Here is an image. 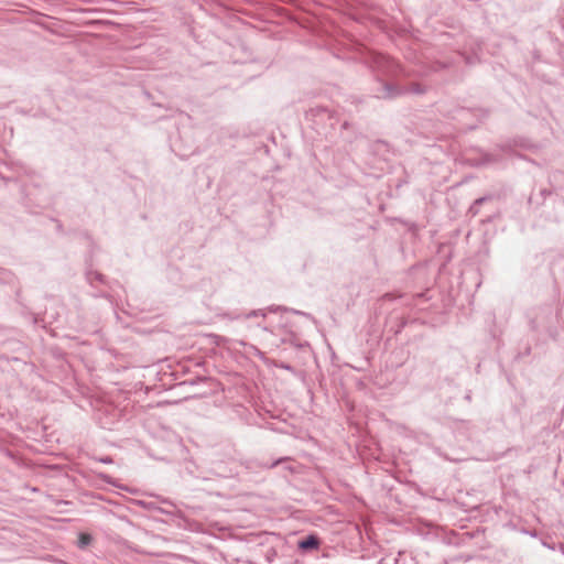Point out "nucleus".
Masks as SVG:
<instances>
[{
  "instance_id": "nucleus-8",
  "label": "nucleus",
  "mask_w": 564,
  "mask_h": 564,
  "mask_svg": "<svg viewBox=\"0 0 564 564\" xmlns=\"http://www.w3.org/2000/svg\"><path fill=\"white\" fill-rule=\"evenodd\" d=\"M98 462L104 463V464H112L113 459L110 456H105V457L98 458Z\"/></svg>"
},
{
  "instance_id": "nucleus-7",
  "label": "nucleus",
  "mask_w": 564,
  "mask_h": 564,
  "mask_svg": "<svg viewBox=\"0 0 564 564\" xmlns=\"http://www.w3.org/2000/svg\"><path fill=\"white\" fill-rule=\"evenodd\" d=\"M87 279L90 283H94L95 281H98L100 283H105V276L99 272H88Z\"/></svg>"
},
{
  "instance_id": "nucleus-13",
  "label": "nucleus",
  "mask_w": 564,
  "mask_h": 564,
  "mask_svg": "<svg viewBox=\"0 0 564 564\" xmlns=\"http://www.w3.org/2000/svg\"><path fill=\"white\" fill-rule=\"evenodd\" d=\"M438 66H440L441 68H445V67H447V65H446V64H441V63L438 64Z\"/></svg>"
},
{
  "instance_id": "nucleus-6",
  "label": "nucleus",
  "mask_w": 564,
  "mask_h": 564,
  "mask_svg": "<svg viewBox=\"0 0 564 564\" xmlns=\"http://www.w3.org/2000/svg\"><path fill=\"white\" fill-rule=\"evenodd\" d=\"M324 112H328L327 108L323 106L312 107L306 111L307 116L317 117Z\"/></svg>"
},
{
  "instance_id": "nucleus-10",
  "label": "nucleus",
  "mask_w": 564,
  "mask_h": 564,
  "mask_svg": "<svg viewBox=\"0 0 564 564\" xmlns=\"http://www.w3.org/2000/svg\"><path fill=\"white\" fill-rule=\"evenodd\" d=\"M99 477L100 479H102L104 481L108 482V484H111V478L106 475V474H99Z\"/></svg>"
},
{
  "instance_id": "nucleus-1",
  "label": "nucleus",
  "mask_w": 564,
  "mask_h": 564,
  "mask_svg": "<svg viewBox=\"0 0 564 564\" xmlns=\"http://www.w3.org/2000/svg\"><path fill=\"white\" fill-rule=\"evenodd\" d=\"M426 93V87L419 83H411L405 87H399L391 83H384L382 87V94L379 97L382 98H394L403 94L423 95Z\"/></svg>"
},
{
  "instance_id": "nucleus-3",
  "label": "nucleus",
  "mask_w": 564,
  "mask_h": 564,
  "mask_svg": "<svg viewBox=\"0 0 564 564\" xmlns=\"http://www.w3.org/2000/svg\"><path fill=\"white\" fill-rule=\"evenodd\" d=\"M321 540L315 534H310L299 541L297 547L303 552H310L319 547Z\"/></svg>"
},
{
  "instance_id": "nucleus-2",
  "label": "nucleus",
  "mask_w": 564,
  "mask_h": 564,
  "mask_svg": "<svg viewBox=\"0 0 564 564\" xmlns=\"http://www.w3.org/2000/svg\"><path fill=\"white\" fill-rule=\"evenodd\" d=\"M375 63L377 64V66L379 68H382V70L384 73H387L388 75H395L397 72H398L399 65L391 57H388V56H384V55H379V56L376 57Z\"/></svg>"
},
{
  "instance_id": "nucleus-11",
  "label": "nucleus",
  "mask_w": 564,
  "mask_h": 564,
  "mask_svg": "<svg viewBox=\"0 0 564 564\" xmlns=\"http://www.w3.org/2000/svg\"><path fill=\"white\" fill-rule=\"evenodd\" d=\"M492 156L490 154H485L484 155V159H482V162L484 163H489V162H492Z\"/></svg>"
},
{
  "instance_id": "nucleus-14",
  "label": "nucleus",
  "mask_w": 564,
  "mask_h": 564,
  "mask_svg": "<svg viewBox=\"0 0 564 564\" xmlns=\"http://www.w3.org/2000/svg\"><path fill=\"white\" fill-rule=\"evenodd\" d=\"M550 192H546V191H542V195H549Z\"/></svg>"
},
{
  "instance_id": "nucleus-5",
  "label": "nucleus",
  "mask_w": 564,
  "mask_h": 564,
  "mask_svg": "<svg viewBox=\"0 0 564 564\" xmlns=\"http://www.w3.org/2000/svg\"><path fill=\"white\" fill-rule=\"evenodd\" d=\"M93 542V536L89 533H79L78 535V547L85 549Z\"/></svg>"
},
{
  "instance_id": "nucleus-9",
  "label": "nucleus",
  "mask_w": 564,
  "mask_h": 564,
  "mask_svg": "<svg viewBox=\"0 0 564 564\" xmlns=\"http://www.w3.org/2000/svg\"><path fill=\"white\" fill-rule=\"evenodd\" d=\"M284 460H288V458H280V459H276V460H274V462H273L269 467H270V468H273V467L278 466L279 464H281V463H282V462H284Z\"/></svg>"
},
{
  "instance_id": "nucleus-4",
  "label": "nucleus",
  "mask_w": 564,
  "mask_h": 564,
  "mask_svg": "<svg viewBox=\"0 0 564 564\" xmlns=\"http://www.w3.org/2000/svg\"><path fill=\"white\" fill-rule=\"evenodd\" d=\"M494 198L492 195H486V196H482V197H479L477 198L473 205L469 207V210L468 213L471 215V216H477L479 214V206L481 204H484L485 202H488V200H491Z\"/></svg>"
},
{
  "instance_id": "nucleus-12",
  "label": "nucleus",
  "mask_w": 564,
  "mask_h": 564,
  "mask_svg": "<svg viewBox=\"0 0 564 564\" xmlns=\"http://www.w3.org/2000/svg\"><path fill=\"white\" fill-rule=\"evenodd\" d=\"M258 315H261V316H265L264 313H262L261 311H252L248 316H258Z\"/></svg>"
}]
</instances>
